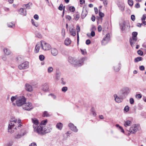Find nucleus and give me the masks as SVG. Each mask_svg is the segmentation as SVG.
I'll return each mask as SVG.
<instances>
[{
    "label": "nucleus",
    "instance_id": "nucleus-29",
    "mask_svg": "<svg viewBox=\"0 0 146 146\" xmlns=\"http://www.w3.org/2000/svg\"><path fill=\"white\" fill-rule=\"evenodd\" d=\"M61 75V72H56V79L58 80H59Z\"/></svg>",
    "mask_w": 146,
    "mask_h": 146
},
{
    "label": "nucleus",
    "instance_id": "nucleus-47",
    "mask_svg": "<svg viewBox=\"0 0 146 146\" xmlns=\"http://www.w3.org/2000/svg\"><path fill=\"white\" fill-rule=\"evenodd\" d=\"M53 69L52 67H49L48 69V73H51L53 70Z\"/></svg>",
    "mask_w": 146,
    "mask_h": 146
},
{
    "label": "nucleus",
    "instance_id": "nucleus-64",
    "mask_svg": "<svg viewBox=\"0 0 146 146\" xmlns=\"http://www.w3.org/2000/svg\"><path fill=\"white\" fill-rule=\"evenodd\" d=\"M29 146H37L36 143H33L29 145Z\"/></svg>",
    "mask_w": 146,
    "mask_h": 146
},
{
    "label": "nucleus",
    "instance_id": "nucleus-40",
    "mask_svg": "<svg viewBox=\"0 0 146 146\" xmlns=\"http://www.w3.org/2000/svg\"><path fill=\"white\" fill-rule=\"evenodd\" d=\"M16 60L18 62H19L22 61L23 59L21 57L19 56L16 58Z\"/></svg>",
    "mask_w": 146,
    "mask_h": 146
},
{
    "label": "nucleus",
    "instance_id": "nucleus-59",
    "mask_svg": "<svg viewBox=\"0 0 146 146\" xmlns=\"http://www.w3.org/2000/svg\"><path fill=\"white\" fill-rule=\"evenodd\" d=\"M91 41L89 39H87L86 40V44L89 45L91 43Z\"/></svg>",
    "mask_w": 146,
    "mask_h": 146
},
{
    "label": "nucleus",
    "instance_id": "nucleus-48",
    "mask_svg": "<svg viewBox=\"0 0 146 146\" xmlns=\"http://www.w3.org/2000/svg\"><path fill=\"white\" fill-rule=\"evenodd\" d=\"M128 3L130 6H132L133 5V2L132 0H128Z\"/></svg>",
    "mask_w": 146,
    "mask_h": 146
},
{
    "label": "nucleus",
    "instance_id": "nucleus-45",
    "mask_svg": "<svg viewBox=\"0 0 146 146\" xmlns=\"http://www.w3.org/2000/svg\"><path fill=\"white\" fill-rule=\"evenodd\" d=\"M80 17V15L78 14H76L74 17V19L76 21L78 20Z\"/></svg>",
    "mask_w": 146,
    "mask_h": 146
},
{
    "label": "nucleus",
    "instance_id": "nucleus-41",
    "mask_svg": "<svg viewBox=\"0 0 146 146\" xmlns=\"http://www.w3.org/2000/svg\"><path fill=\"white\" fill-rule=\"evenodd\" d=\"M99 15L100 17L101 18L103 17L104 16V14L100 11V9H99Z\"/></svg>",
    "mask_w": 146,
    "mask_h": 146
},
{
    "label": "nucleus",
    "instance_id": "nucleus-61",
    "mask_svg": "<svg viewBox=\"0 0 146 146\" xmlns=\"http://www.w3.org/2000/svg\"><path fill=\"white\" fill-rule=\"evenodd\" d=\"M91 35L92 36H94L95 35V32L93 31H92L91 33Z\"/></svg>",
    "mask_w": 146,
    "mask_h": 146
},
{
    "label": "nucleus",
    "instance_id": "nucleus-3",
    "mask_svg": "<svg viewBox=\"0 0 146 146\" xmlns=\"http://www.w3.org/2000/svg\"><path fill=\"white\" fill-rule=\"evenodd\" d=\"M26 98L23 96L21 97L16 101V105L18 107L23 106L26 101Z\"/></svg>",
    "mask_w": 146,
    "mask_h": 146
},
{
    "label": "nucleus",
    "instance_id": "nucleus-7",
    "mask_svg": "<svg viewBox=\"0 0 146 146\" xmlns=\"http://www.w3.org/2000/svg\"><path fill=\"white\" fill-rule=\"evenodd\" d=\"M110 38V35L108 33L106 35V36L104 37L102 40V45H105L109 41Z\"/></svg>",
    "mask_w": 146,
    "mask_h": 146
},
{
    "label": "nucleus",
    "instance_id": "nucleus-33",
    "mask_svg": "<svg viewBox=\"0 0 146 146\" xmlns=\"http://www.w3.org/2000/svg\"><path fill=\"white\" fill-rule=\"evenodd\" d=\"M131 121L129 120H127L126 121H125L124 123V125L125 127L127 126H130Z\"/></svg>",
    "mask_w": 146,
    "mask_h": 146
},
{
    "label": "nucleus",
    "instance_id": "nucleus-23",
    "mask_svg": "<svg viewBox=\"0 0 146 146\" xmlns=\"http://www.w3.org/2000/svg\"><path fill=\"white\" fill-rule=\"evenodd\" d=\"M26 132L25 131L22 134H18L15 136V139H18L21 138L22 137L24 136L25 134H26Z\"/></svg>",
    "mask_w": 146,
    "mask_h": 146
},
{
    "label": "nucleus",
    "instance_id": "nucleus-6",
    "mask_svg": "<svg viewBox=\"0 0 146 146\" xmlns=\"http://www.w3.org/2000/svg\"><path fill=\"white\" fill-rule=\"evenodd\" d=\"M29 62H28L26 61L19 65L18 67L19 69L21 70L27 68L29 67Z\"/></svg>",
    "mask_w": 146,
    "mask_h": 146
},
{
    "label": "nucleus",
    "instance_id": "nucleus-9",
    "mask_svg": "<svg viewBox=\"0 0 146 146\" xmlns=\"http://www.w3.org/2000/svg\"><path fill=\"white\" fill-rule=\"evenodd\" d=\"M115 100L117 102H121L122 100L125 98L126 96L121 95L119 96V97L117 96L116 95H114Z\"/></svg>",
    "mask_w": 146,
    "mask_h": 146
},
{
    "label": "nucleus",
    "instance_id": "nucleus-2",
    "mask_svg": "<svg viewBox=\"0 0 146 146\" xmlns=\"http://www.w3.org/2000/svg\"><path fill=\"white\" fill-rule=\"evenodd\" d=\"M17 121L16 119L13 118L12 119L9 124L8 127V131L11 133H13L14 131V129L17 130L16 127H15L14 123H12V122H14L16 123Z\"/></svg>",
    "mask_w": 146,
    "mask_h": 146
},
{
    "label": "nucleus",
    "instance_id": "nucleus-37",
    "mask_svg": "<svg viewBox=\"0 0 146 146\" xmlns=\"http://www.w3.org/2000/svg\"><path fill=\"white\" fill-rule=\"evenodd\" d=\"M36 36L38 38H40L42 37V35L40 33L37 31H36L35 33Z\"/></svg>",
    "mask_w": 146,
    "mask_h": 146
},
{
    "label": "nucleus",
    "instance_id": "nucleus-24",
    "mask_svg": "<svg viewBox=\"0 0 146 146\" xmlns=\"http://www.w3.org/2000/svg\"><path fill=\"white\" fill-rule=\"evenodd\" d=\"M33 4L32 3L29 2L26 4H24L23 6L26 7V9H31V6H32Z\"/></svg>",
    "mask_w": 146,
    "mask_h": 146
},
{
    "label": "nucleus",
    "instance_id": "nucleus-32",
    "mask_svg": "<svg viewBox=\"0 0 146 146\" xmlns=\"http://www.w3.org/2000/svg\"><path fill=\"white\" fill-rule=\"evenodd\" d=\"M135 42L136 41L133 40L132 38H130L129 39V42L131 45L132 47H133V44L135 43Z\"/></svg>",
    "mask_w": 146,
    "mask_h": 146
},
{
    "label": "nucleus",
    "instance_id": "nucleus-31",
    "mask_svg": "<svg viewBox=\"0 0 146 146\" xmlns=\"http://www.w3.org/2000/svg\"><path fill=\"white\" fill-rule=\"evenodd\" d=\"M116 126L121 131V132H123V133H124V131L122 127L119 126V125L118 124H116Z\"/></svg>",
    "mask_w": 146,
    "mask_h": 146
},
{
    "label": "nucleus",
    "instance_id": "nucleus-35",
    "mask_svg": "<svg viewBox=\"0 0 146 146\" xmlns=\"http://www.w3.org/2000/svg\"><path fill=\"white\" fill-rule=\"evenodd\" d=\"M120 65L121 64L120 63H119V65L117 67H114V69L115 71L116 72H118L120 69Z\"/></svg>",
    "mask_w": 146,
    "mask_h": 146
},
{
    "label": "nucleus",
    "instance_id": "nucleus-14",
    "mask_svg": "<svg viewBox=\"0 0 146 146\" xmlns=\"http://www.w3.org/2000/svg\"><path fill=\"white\" fill-rule=\"evenodd\" d=\"M25 88L26 90L29 92H31L33 90L32 86L28 84H25Z\"/></svg>",
    "mask_w": 146,
    "mask_h": 146
},
{
    "label": "nucleus",
    "instance_id": "nucleus-58",
    "mask_svg": "<svg viewBox=\"0 0 146 146\" xmlns=\"http://www.w3.org/2000/svg\"><path fill=\"white\" fill-rule=\"evenodd\" d=\"M49 96H52V98H53L54 99H56V96L54 94H49Z\"/></svg>",
    "mask_w": 146,
    "mask_h": 146
},
{
    "label": "nucleus",
    "instance_id": "nucleus-56",
    "mask_svg": "<svg viewBox=\"0 0 146 146\" xmlns=\"http://www.w3.org/2000/svg\"><path fill=\"white\" fill-rule=\"evenodd\" d=\"M146 19V15L144 14L143 15V17L141 19V21H145V20Z\"/></svg>",
    "mask_w": 146,
    "mask_h": 146
},
{
    "label": "nucleus",
    "instance_id": "nucleus-8",
    "mask_svg": "<svg viewBox=\"0 0 146 146\" xmlns=\"http://www.w3.org/2000/svg\"><path fill=\"white\" fill-rule=\"evenodd\" d=\"M86 60L87 58L86 57L82 58L78 61L76 60V65L78 66H80L83 65L84 61Z\"/></svg>",
    "mask_w": 146,
    "mask_h": 146
},
{
    "label": "nucleus",
    "instance_id": "nucleus-44",
    "mask_svg": "<svg viewBox=\"0 0 146 146\" xmlns=\"http://www.w3.org/2000/svg\"><path fill=\"white\" fill-rule=\"evenodd\" d=\"M76 30H77V36L78 35H79V32H80V28L78 25H77L76 26Z\"/></svg>",
    "mask_w": 146,
    "mask_h": 146
},
{
    "label": "nucleus",
    "instance_id": "nucleus-43",
    "mask_svg": "<svg viewBox=\"0 0 146 146\" xmlns=\"http://www.w3.org/2000/svg\"><path fill=\"white\" fill-rule=\"evenodd\" d=\"M17 98V96H13L11 98V100L12 102H14L15 100H16Z\"/></svg>",
    "mask_w": 146,
    "mask_h": 146
},
{
    "label": "nucleus",
    "instance_id": "nucleus-34",
    "mask_svg": "<svg viewBox=\"0 0 146 146\" xmlns=\"http://www.w3.org/2000/svg\"><path fill=\"white\" fill-rule=\"evenodd\" d=\"M4 52L5 54L7 55H9L11 53L10 51L9 50H7V48L4 49Z\"/></svg>",
    "mask_w": 146,
    "mask_h": 146
},
{
    "label": "nucleus",
    "instance_id": "nucleus-52",
    "mask_svg": "<svg viewBox=\"0 0 146 146\" xmlns=\"http://www.w3.org/2000/svg\"><path fill=\"white\" fill-rule=\"evenodd\" d=\"M13 144V142L12 141H10L9 143L5 145V146H11Z\"/></svg>",
    "mask_w": 146,
    "mask_h": 146
},
{
    "label": "nucleus",
    "instance_id": "nucleus-51",
    "mask_svg": "<svg viewBox=\"0 0 146 146\" xmlns=\"http://www.w3.org/2000/svg\"><path fill=\"white\" fill-rule=\"evenodd\" d=\"M31 22L33 25L35 26L36 27H37L38 26V24L37 23L35 24L34 22V21L33 19H31Z\"/></svg>",
    "mask_w": 146,
    "mask_h": 146
},
{
    "label": "nucleus",
    "instance_id": "nucleus-16",
    "mask_svg": "<svg viewBox=\"0 0 146 146\" xmlns=\"http://www.w3.org/2000/svg\"><path fill=\"white\" fill-rule=\"evenodd\" d=\"M68 61L72 64L76 65V60L71 57H69L68 58Z\"/></svg>",
    "mask_w": 146,
    "mask_h": 146
},
{
    "label": "nucleus",
    "instance_id": "nucleus-17",
    "mask_svg": "<svg viewBox=\"0 0 146 146\" xmlns=\"http://www.w3.org/2000/svg\"><path fill=\"white\" fill-rule=\"evenodd\" d=\"M32 121L34 124L33 125H34L35 126H38L39 123L38 120L35 118H32Z\"/></svg>",
    "mask_w": 146,
    "mask_h": 146
},
{
    "label": "nucleus",
    "instance_id": "nucleus-26",
    "mask_svg": "<svg viewBox=\"0 0 146 146\" xmlns=\"http://www.w3.org/2000/svg\"><path fill=\"white\" fill-rule=\"evenodd\" d=\"M48 86L47 84H45L43 85V87L42 90L44 91H46L48 90Z\"/></svg>",
    "mask_w": 146,
    "mask_h": 146
},
{
    "label": "nucleus",
    "instance_id": "nucleus-38",
    "mask_svg": "<svg viewBox=\"0 0 146 146\" xmlns=\"http://www.w3.org/2000/svg\"><path fill=\"white\" fill-rule=\"evenodd\" d=\"M47 122V119L42 121L40 123V125H45Z\"/></svg>",
    "mask_w": 146,
    "mask_h": 146
},
{
    "label": "nucleus",
    "instance_id": "nucleus-11",
    "mask_svg": "<svg viewBox=\"0 0 146 146\" xmlns=\"http://www.w3.org/2000/svg\"><path fill=\"white\" fill-rule=\"evenodd\" d=\"M137 127L136 126V125H134L133 126H131L129 128V131L131 133L134 134L138 130Z\"/></svg>",
    "mask_w": 146,
    "mask_h": 146
},
{
    "label": "nucleus",
    "instance_id": "nucleus-54",
    "mask_svg": "<svg viewBox=\"0 0 146 146\" xmlns=\"http://www.w3.org/2000/svg\"><path fill=\"white\" fill-rule=\"evenodd\" d=\"M134 100L132 98H131L129 99V102L131 104H133L134 103Z\"/></svg>",
    "mask_w": 146,
    "mask_h": 146
},
{
    "label": "nucleus",
    "instance_id": "nucleus-30",
    "mask_svg": "<svg viewBox=\"0 0 146 146\" xmlns=\"http://www.w3.org/2000/svg\"><path fill=\"white\" fill-rule=\"evenodd\" d=\"M143 60V58L139 56L136 58L134 59V61L135 62H137L139 61H141Z\"/></svg>",
    "mask_w": 146,
    "mask_h": 146
},
{
    "label": "nucleus",
    "instance_id": "nucleus-28",
    "mask_svg": "<svg viewBox=\"0 0 146 146\" xmlns=\"http://www.w3.org/2000/svg\"><path fill=\"white\" fill-rule=\"evenodd\" d=\"M41 45L40 44H36L35 47V51L36 53H37L39 52L40 49V46Z\"/></svg>",
    "mask_w": 146,
    "mask_h": 146
},
{
    "label": "nucleus",
    "instance_id": "nucleus-55",
    "mask_svg": "<svg viewBox=\"0 0 146 146\" xmlns=\"http://www.w3.org/2000/svg\"><path fill=\"white\" fill-rule=\"evenodd\" d=\"M63 5L62 4H61L58 7V9L60 11H62L63 9Z\"/></svg>",
    "mask_w": 146,
    "mask_h": 146
},
{
    "label": "nucleus",
    "instance_id": "nucleus-62",
    "mask_svg": "<svg viewBox=\"0 0 146 146\" xmlns=\"http://www.w3.org/2000/svg\"><path fill=\"white\" fill-rule=\"evenodd\" d=\"M131 19L133 21H134L135 20V17L134 15H132L131 16Z\"/></svg>",
    "mask_w": 146,
    "mask_h": 146
},
{
    "label": "nucleus",
    "instance_id": "nucleus-36",
    "mask_svg": "<svg viewBox=\"0 0 146 146\" xmlns=\"http://www.w3.org/2000/svg\"><path fill=\"white\" fill-rule=\"evenodd\" d=\"M50 116L48 112L46 111H44L43 113L42 116L43 117H48Z\"/></svg>",
    "mask_w": 146,
    "mask_h": 146
},
{
    "label": "nucleus",
    "instance_id": "nucleus-18",
    "mask_svg": "<svg viewBox=\"0 0 146 146\" xmlns=\"http://www.w3.org/2000/svg\"><path fill=\"white\" fill-rule=\"evenodd\" d=\"M137 33L136 32H133L132 33V38L135 41H136L137 40Z\"/></svg>",
    "mask_w": 146,
    "mask_h": 146
},
{
    "label": "nucleus",
    "instance_id": "nucleus-63",
    "mask_svg": "<svg viewBox=\"0 0 146 146\" xmlns=\"http://www.w3.org/2000/svg\"><path fill=\"white\" fill-rule=\"evenodd\" d=\"M95 19L96 17L94 15H92L91 18V19L92 21L93 22L95 20Z\"/></svg>",
    "mask_w": 146,
    "mask_h": 146
},
{
    "label": "nucleus",
    "instance_id": "nucleus-27",
    "mask_svg": "<svg viewBox=\"0 0 146 146\" xmlns=\"http://www.w3.org/2000/svg\"><path fill=\"white\" fill-rule=\"evenodd\" d=\"M71 40L69 38L66 39L64 41V44L66 45H68L71 43Z\"/></svg>",
    "mask_w": 146,
    "mask_h": 146
},
{
    "label": "nucleus",
    "instance_id": "nucleus-10",
    "mask_svg": "<svg viewBox=\"0 0 146 146\" xmlns=\"http://www.w3.org/2000/svg\"><path fill=\"white\" fill-rule=\"evenodd\" d=\"M130 90L128 87L125 88L122 90V94L123 96H127L129 93Z\"/></svg>",
    "mask_w": 146,
    "mask_h": 146
},
{
    "label": "nucleus",
    "instance_id": "nucleus-13",
    "mask_svg": "<svg viewBox=\"0 0 146 146\" xmlns=\"http://www.w3.org/2000/svg\"><path fill=\"white\" fill-rule=\"evenodd\" d=\"M69 32L70 35L73 36H75L76 35V31L75 29H74L73 27H70L69 28Z\"/></svg>",
    "mask_w": 146,
    "mask_h": 146
},
{
    "label": "nucleus",
    "instance_id": "nucleus-49",
    "mask_svg": "<svg viewBox=\"0 0 146 146\" xmlns=\"http://www.w3.org/2000/svg\"><path fill=\"white\" fill-rule=\"evenodd\" d=\"M129 109V107L128 106H125L124 108V111L126 112L128 111Z\"/></svg>",
    "mask_w": 146,
    "mask_h": 146
},
{
    "label": "nucleus",
    "instance_id": "nucleus-39",
    "mask_svg": "<svg viewBox=\"0 0 146 146\" xmlns=\"http://www.w3.org/2000/svg\"><path fill=\"white\" fill-rule=\"evenodd\" d=\"M118 7L122 11H124L125 6L123 5H119Z\"/></svg>",
    "mask_w": 146,
    "mask_h": 146
},
{
    "label": "nucleus",
    "instance_id": "nucleus-60",
    "mask_svg": "<svg viewBox=\"0 0 146 146\" xmlns=\"http://www.w3.org/2000/svg\"><path fill=\"white\" fill-rule=\"evenodd\" d=\"M139 69L143 71L144 70L145 68L143 66H141L139 67Z\"/></svg>",
    "mask_w": 146,
    "mask_h": 146
},
{
    "label": "nucleus",
    "instance_id": "nucleus-20",
    "mask_svg": "<svg viewBox=\"0 0 146 146\" xmlns=\"http://www.w3.org/2000/svg\"><path fill=\"white\" fill-rule=\"evenodd\" d=\"M51 53L54 56L57 55L58 54V51L55 48H52L51 50Z\"/></svg>",
    "mask_w": 146,
    "mask_h": 146
},
{
    "label": "nucleus",
    "instance_id": "nucleus-53",
    "mask_svg": "<svg viewBox=\"0 0 146 146\" xmlns=\"http://www.w3.org/2000/svg\"><path fill=\"white\" fill-rule=\"evenodd\" d=\"M137 52L138 54L140 56H142L143 54V51L140 50L137 51Z\"/></svg>",
    "mask_w": 146,
    "mask_h": 146
},
{
    "label": "nucleus",
    "instance_id": "nucleus-19",
    "mask_svg": "<svg viewBox=\"0 0 146 146\" xmlns=\"http://www.w3.org/2000/svg\"><path fill=\"white\" fill-rule=\"evenodd\" d=\"M87 14V11L86 9H83L81 15V18L82 19H84L85 17Z\"/></svg>",
    "mask_w": 146,
    "mask_h": 146
},
{
    "label": "nucleus",
    "instance_id": "nucleus-4",
    "mask_svg": "<svg viewBox=\"0 0 146 146\" xmlns=\"http://www.w3.org/2000/svg\"><path fill=\"white\" fill-rule=\"evenodd\" d=\"M40 42L42 49L44 50H48L51 49V46L48 43L43 40H41Z\"/></svg>",
    "mask_w": 146,
    "mask_h": 146
},
{
    "label": "nucleus",
    "instance_id": "nucleus-25",
    "mask_svg": "<svg viewBox=\"0 0 146 146\" xmlns=\"http://www.w3.org/2000/svg\"><path fill=\"white\" fill-rule=\"evenodd\" d=\"M56 126L57 128L58 129L61 130L62 129L63 124L61 123H58L56 124Z\"/></svg>",
    "mask_w": 146,
    "mask_h": 146
},
{
    "label": "nucleus",
    "instance_id": "nucleus-46",
    "mask_svg": "<svg viewBox=\"0 0 146 146\" xmlns=\"http://www.w3.org/2000/svg\"><path fill=\"white\" fill-rule=\"evenodd\" d=\"M45 58L44 56L43 55H40L39 56V59L41 61H43L44 60Z\"/></svg>",
    "mask_w": 146,
    "mask_h": 146
},
{
    "label": "nucleus",
    "instance_id": "nucleus-15",
    "mask_svg": "<svg viewBox=\"0 0 146 146\" xmlns=\"http://www.w3.org/2000/svg\"><path fill=\"white\" fill-rule=\"evenodd\" d=\"M20 14L25 16L27 15V11L25 9L21 8L18 11Z\"/></svg>",
    "mask_w": 146,
    "mask_h": 146
},
{
    "label": "nucleus",
    "instance_id": "nucleus-21",
    "mask_svg": "<svg viewBox=\"0 0 146 146\" xmlns=\"http://www.w3.org/2000/svg\"><path fill=\"white\" fill-rule=\"evenodd\" d=\"M8 27H9L14 28L15 27V25L14 22H11L7 23Z\"/></svg>",
    "mask_w": 146,
    "mask_h": 146
},
{
    "label": "nucleus",
    "instance_id": "nucleus-1",
    "mask_svg": "<svg viewBox=\"0 0 146 146\" xmlns=\"http://www.w3.org/2000/svg\"><path fill=\"white\" fill-rule=\"evenodd\" d=\"M33 127L34 132L41 135H44L46 133L50 132L51 129H46V128H44L43 127L40 125L35 126L33 125Z\"/></svg>",
    "mask_w": 146,
    "mask_h": 146
},
{
    "label": "nucleus",
    "instance_id": "nucleus-5",
    "mask_svg": "<svg viewBox=\"0 0 146 146\" xmlns=\"http://www.w3.org/2000/svg\"><path fill=\"white\" fill-rule=\"evenodd\" d=\"M23 108L25 110L30 111L33 108L32 106V104L31 103L28 102V103H25L23 106Z\"/></svg>",
    "mask_w": 146,
    "mask_h": 146
},
{
    "label": "nucleus",
    "instance_id": "nucleus-22",
    "mask_svg": "<svg viewBox=\"0 0 146 146\" xmlns=\"http://www.w3.org/2000/svg\"><path fill=\"white\" fill-rule=\"evenodd\" d=\"M121 29L122 31H124L125 29V23L123 22L122 23H120L119 24Z\"/></svg>",
    "mask_w": 146,
    "mask_h": 146
},
{
    "label": "nucleus",
    "instance_id": "nucleus-57",
    "mask_svg": "<svg viewBox=\"0 0 146 146\" xmlns=\"http://www.w3.org/2000/svg\"><path fill=\"white\" fill-rule=\"evenodd\" d=\"M141 115L144 118H146V112H142Z\"/></svg>",
    "mask_w": 146,
    "mask_h": 146
},
{
    "label": "nucleus",
    "instance_id": "nucleus-12",
    "mask_svg": "<svg viewBox=\"0 0 146 146\" xmlns=\"http://www.w3.org/2000/svg\"><path fill=\"white\" fill-rule=\"evenodd\" d=\"M68 126L70 129L72 131L76 132L78 131V129L76 127L74 126L73 124L72 123H70L68 124Z\"/></svg>",
    "mask_w": 146,
    "mask_h": 146
},
{
    "label": "nucleus",
    "instance_id": "nucleus-50",
    "mask_svg": "<svg viewBox=\"0 0 146 146\" xmlns=\"http://www.w3.org/2000/svg\"><path fill=\"white\" fill-rule=\"evenodd\" d=\"M68 88L66 86L63 87L62 89V91L64 92H66Z\"/></svg>",
    "mask_w": 146,
    "mask_h": 146
},
{
    "label": "nucleus",
    "instance_id": "nucleus-42",
    "mask_svg": "<svg viewBox=\"0 0 146 146\" xmlns=\"http://www.w3.org/2000/svg\"><path fill=\"white\" fill-rule=\"evenodd\" d=\"M69 10L71 12H74L75 10V8L74 6H70L69 7Z\"/></svg>",
    "mask_w": 146,
    "mask_h": 146
}]
</instances>
